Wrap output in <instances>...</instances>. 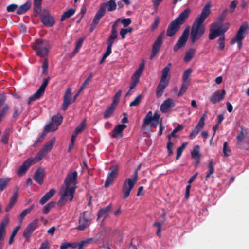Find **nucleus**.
<instances>
[{"label":"nucleus","mask_w":249,"mask_h":249,"mask_svg":"<svg viewBox=\"0 0 249 249\" xmlns=\"http://www.w3.org/2000/svg\"><path fill=\"white\" fill-rule=\"evenodd\" d=\"M211 3L208 2L202 8V11L194 22L190 33V41L195 43L204 35L205 28L203 23L211 13Z\"/></svg>","instance_id":"obj_1"},{"label":"nucleus","mask_w":249,"mask_h":249,"mask_svg":"<svg viewBox=\"0 0 249 249\" xmlns=\"http://www.w3.org/2000/svg\"><path fill=\"white\" fill-rule=\"evenodd\" d=\"M77 173L76 171H74L67 175L65 179L64 183L59 191L61 198L59 200V204L61 205L67 201L72 200L73 194L77 188Z\"/></svg>","instance_id":"obj_2"},{"label":"nucleus","mask_w":249,"mask_h":249,"mask_svg":"<svg viewBox=\"0 0 249 249\" xmlns=\"http://www.w3.org/2000/svg\"><path fill=\"white\" fill-rule=\"evenodd\" d=\"M190 12V8H186L175 20L171 21L167 29V36L172 37L176 34L180 29V26L187 19Z\"/></svg>","instance_id":"obj_3"},{"label":"nucleus","mask_w":249,"mask_h":249,"mask_svg":"<svg viewBox=\"0 0 249 249\" xmlns=\"http://www.w3.org/2000/svg\"><path fill=\"white\" fill-rule=\"evenodd\" d=\"M229 28V23H220L218 22H214L211 24L209 39L213 40L220 35H224Z\"/></svg>","instance_id":"obj_4"},{"label":"nucleus","mask_w":249,"mask_h":249,"mask_svg":"<svg viewBox=\"0 0 249 249\" xmlns=\"http://www.w3.org/2000/svg\"><path fill=\"white\" fill-rule=\"evenodd\" d=\"M140 169V165L135 170L132 178H127L124 182L122 189V191L124 194V199H126L129 196L132 189L138 180V173Z\"/></svg>","instance_id":"obj_5"},{"label":"nucleus","mask_w":249,"mask_h":249,"mask_svg":"<svg viewBox=\"0 0 249 249\" xmlns=\"http://www.w3.org/2000/svg\"><path fill=\"white\" fill-rule=\"evenodd\" d=\"M33 48L38 56L46 57L48 54L50 45L46 40L37 39L33 45Z\"/></svg>","instance_id":"obj_6"},{"label":"nucleus","mask_w":249,"mask_h":249,"mask_svg":"<svg viewBox=\"0 0 249 249\" xmlns=\"http://www.w3.org/2000/svg\"><path fill=\"white\" fill-rule=\"evenodd\" d=\"M237 147L240 149H245L249 145V134L247 130L241 128V130L237 132L236 136Z\"/></svg>","instance_id":"obj_7"},{"label":"nucleus","mask_w":249,"mask_h":249,"mask_svg":"<svg viewBox=\"0 0 249 249\" xmlns=\"http://www.w3.org/2000/svg\"><path fill=\"white\" fill-rule=\"evenodd\" d=\"M249 29V25L247 22L242 24L237 31L235 36L231 40V44H233L237 42L239 49H241L242 46V40L245 38V33Z\"/></svg>","instance_id":"obj_8"},{"label":"nucleus","mask_w":249,"mask_h":249,"mask_svg":"<svg viewBox=\"0 0 249 249\" xmlns=\"http://www.w3.org/2000/svg\"><path fill=\"white\" fill-rule=\"evenodd\" d=\"M56 139L54 137L51 139L44 145L43 148L39 151L35 158V161H39L48 152L52 149L53 145L55 142Z\"/></svg>","instance_id":"obj_9"},{"label":"nucleus","mask_w":249,"mask_h":249,"mask_svg":"<svg viewBox=\"0 0 249 249\" xmlns=\"http://www.w3.org/2000/svg\"><path fill=\"white\" fill-rule=\"evenodd\" d=\"M189 35V27H186L183 31L181 36L178 40L176 44L173 47V51L177 52L179 49L184 47L187 42Z\"/></svg>","instance_id":"obj_10"},{"label":"nucleus","mask_w":249,"mask_h":249,"mask_svg":"<svg viewBox=\"0 0 249 249\" xmlns=\"http://www.w3.org/2000/svg\"><path fill=\"white\" fill-rule=\"evenodd\" d=\"M165 33L164 31L162 32L158 36L156 39L154 41L152 48L151 53L150 56V59H152L157 55V54L160 51L161 48V45L163 41V38L164 37Z\"/></svg>","instance_id":"obj_11"},{"label":"nucleus","mask_w":249,"mask_h":249,"mask_svg":"<svg viewBox=\"0 0 249 249\" xmlns=\"http://www.w3.org/2000/svg\"><path fill=\"white\" fill-rule=\"evenodd\" d=\"M63 120L62 116L58 114L52 117L51 122L45 127L46 132L54 131L57 129L58 126L61 124Z\"/></svg>","instance_id":"obj_12"},{"label":"nucleus","mask_w":249,"mask_h":249,"mask_svg":"<svg viewBox=\"0 0 249 249\" xmlns=\"http://www.w3.org/2000/svg\"><path fill=\"white\" fill-rule=\"evenodd\" d=\"M38 219H35L27 226L23 234V236L26 240L29 239L31 234L38 227Z\"/></svg>","instance_id":"obj_13"},{"label":"nucleus","mask_w":249,"mask_h":249,"mask_svg":"<svg viewBox=\"0 0 249 249\" xmlns=\"http://www.w3.org/2000/svg\"><path fill=\"white\" fill-rule=\"evenodd\" d=\"M110 172L108 173L105 183V187H108L116 179L118 172V168L117 165L112 166L110 168Z\"/></svg>","instance_id":"obj_14"},{"label":"nucleus","mask_w":249,"mask_h":249,"mask_svg":"<svg viewBox=\"0 0 249 249\" xmlns=\"http://www.w3.org/2000/svg\"><path fill=\"white\" fill-rule=\"evenodd\" d=\"M78 95V93L76 94L73 98L71 97V89L70 88L67 89L66 92L64 96V100L62 105V109L65 110L68 106L72 104L76 97Z\"/></svg>","instance_id":"obj_15"},{"label":"nucleus","mask_w":249,"mask_h":249,"mask_svg":"<svg viewBox=\"0 0 249 249\" xmlns=\"http://www.w3.org/2000/svg\"><path fill=\"white\" fill-rule=\"evenodd\" d=\"M49 79V78L46 79L37 91L29 98L28 101V104H30L32 102L40 98L43 95L45 88L48 85Z\"/></svg>","instance_id":"obj_16"},{"label":"nucleus","mask_w":249,"mask_h":249,"mask_svg":"<svg viewBox=\"0 0 249 249\" xmlns=\"http://www.w3.org/2000/svg\"><path fill=\"white\" fill-rule=\"evenodd\" d=\"M105 15V7L104 6L100 7L96 12L91 25L90 32H92L97 25L99 23L101 18Z\"/></svg>","instance_id":"obj_17"},{"label":"nucleus","mask_w":249,"mask_h":249,"mask_svg":"<svg viewBox=\"0 0 249 249\" xmlns=\"http://www.w3.org/2000/svg\"><path fill=\"white\" fill-rule=\"evenodd\" d=\"M91 224V218L88 212H84L83 217L79 219V231H83Z\"/></svg>","instance_id":"obj_18"},{"label":"nucleus","mask_w":249,"mask_h":249,"mask_svg":"<svg viewBox=\"0 0 249 249\" xmlns=\"http://www.w3.org/2000/svg\"><path fill=\"white\" fill-rule=\"evenodd\" d=\"M160 118V115L157 112H155L153 115V113L151 111H148L143 119L142 128H143L147 124H151L153 121H157V120H159Z\"/></svg>","instance_id":"obj_19"},{"label":"nucleus","mask_w":249,"mask_h":249,"mask_svg":"<svg viewBox=\"0 0 249 249\" xmlns=\"http://www.w3.org/2000/svg\"><path fill=\"white\" fill-rule=\"evenodd\" d=\"M35 158H30L28 159L23 164L19 167V169L17 172V174L18 176H22L24 174L30 166L33 164H35L38 161H35Z\"/></svg>","instance_id":"obj_20"},{"label":"nucleus","mask_w":249,"mask_h":249,"mask_svg":"<svg viewBox=\"0 0 249 249\" xmlns=\"http://www.w3.org/2000/svg\"><path fill=\"white\" fill-rule=\"evenodd\" d=\"M8 222V217H5L0 224V249H3V241L6 235L5 228Z\"/></svg>","instance_id":"obj_21"},{"label":"nucleus","mask_w":249,"mask_h":249,"mask_svg":"<svg viewBox=\"0 0 249 249\" xmlns=\"http://www.w3.org/2000/svg\"><path fill=\"white\" fill-rule=\"evenodd\" d=\"M225 94L226 92L224 89L217 90L212 95L210 100L212 103L216 104L224 98Z\"/></svg>","instance_id":"obj_22"},{"label":"nucleus","mask_w":249,"mask_h":249,"mask_svg":"<svg viewBox=\"0 0 249 249\" xmlns=\"http://www.w3.org/2000/svg\"><path fill=\"white\" fill-rule=\"evenodd\" d=\"M175 105V102L172 98H168L165 100L160 107V110L163 113L168 112L171 108L173 107Z\"/></svg>","instance_id":"obj_23"},{"label":"nucleus","mask_w":249,"mask_h":249,"mask_svg":"<svg viewBox=\"0 0 249 249\" xmlns=\"http://www.w3.org/2000/svg\"><path fill=\"white\" fill-rule=\"evenodd\" d=\"M125 124H120L117 125L112 131L111 138H121L123 137V131L126 128Z\"/></svg>","instance_id":"obj_24"},{"label":"nucleus","mask_w":249,"mask_h":249,"mask_svg":"<svg viewBox=\"0 0 249 249\" xmlns=\"http://www.w3.org/2000/svg\"><path fill=\"white\" fill-rule=\"evenodd\" d=\"M112 209V204H110L107 206L100 209L97 214V220H99L100 219H102V221L104 220L106 217H107L111 211Z\"/></svg>","instance_id":"obj_25"},{"label":"nucleus","mask_w":249,"mask_h":249,"mask_svg":"<svg viewBox=\"0 0 249 249\" xmlns=\"http://www.w3.org/2000/svg\"><path fill=\"white\" fill-rule=\"evenodd\" d=\"M41 21L42 23L48 26H52L54 23V18L48 12L41 15Z\"/></svg>","instance_id":"obj_26"},{"label":"nucleus","mask_w":249,"mask_h":249,"mask_svg":"<svg viewBox=\"0 0 249 249\" xmlns=\"http://www.w3.org/2000/svg\"><path fill=\"white\" fill-rule=\"evenodd\" d=\"M168 84L169 81L160 80L156 90V95L157 98H160L162 96L165 88Z\"/></svg>","instance_id":"obj_27"},{"label":"nucleus","mask_w":249,"mask_h":249,"mask_svg":"<svg viewBox=\"0 0 249 249\" xmlns=\"http://www.w3.org/2000/svg\"><path fill=\"white\" fill-rule=\"evenodd\" d=\"M45 171L43 169L38 168L35 172L33 178L38 184L41 185L43 182Z\"/></svg>","instance_id":"obj_28"},{"label":"nucleus","mask_w":249,"mask_h":249,"mask_svg":"<svg viewBox=\"0 0 249 249\" xmlns=\"http://www.w3.org/2000/svg\"><path fill=\"white\" fill-rule=\"evenodd\" d=\"M55 193V190L54 189H51L50 191L45 194V195L41 198L39 202L43 205L48 201Z\"/></svg>","instance_id":"obj_29"},{"label":"nucleus","mask_w":249,"mask_h":249,"mask_svg":"<svg viewBox=\"0 0 249 249\" xmlns=\"http://www.w3.org/2000/svg\"><path fill=\"white\" fill-rule=\"evenodd\" d=\"M171 66L172 64L169 63L165 67L163 68L162 71V75L160 80L163 81H169V80H167V77L170 71Z\"/></svg>","instance_id":"obj_30"},{"label":"nucleus","mask_w":249,"mask_h":249,"mask_svg":"<svg viewBox=\"0 0 249 249\" xmlns=\"http://www.w3.org/2000/svg\"><path fill=\"white\" fill-rule=\"evenodd\" d=\"M118 37V33H112L107 40V49L112 51V47L114 43V41Z\"/></svg>","instance_id":"obj_31"},{"label":"nucleus","mask_w":249,"mask_h":249,"mask_svg":"<svg viewBox=\"0 0 249 249\" xmlns=\"http://www.w3.org/2000/svg\"><path fill=\"white\" fill-rule=\"evenodd\" d=\"M104 6L105 7V11H106V7L109 11H112L116 9V4L114 0H110L107 3H103L100 7Z\"/></svg>","instance_id":"obj_32"},{"label":"nucleus","mask_w":249,"mask_h":249,"mask_svg":"<svg viewBox=\"0 0 249 249\" xmlns=\"http://www.w3.org/2000/svg\"><path fill=\"white\" fill-rule=\"evenodd\" d=\"M10 181V178L6 177L0 178V192L3 191L9 185Z\"/></svg>","instance_id":"obj_33"},{"label":"nucleus","mask_w":249,"mask_h":249,"mask_svg":"<svg viewBox=\"0 0 249 249\" xmlns=\"http://www.w3.org/2000/svg\"><path fill=\"white\" fill-rule=\"evenodd\" d=\"M34 208V205L32 204L29 208L25 209L19 215L18 219L20 224L22 223L25 216L29 213Z\"/></svg>","instance_id":"obj_34"},{"label":"nucleus","mask_w":249,"mask_h":249,"mask_svg":"<svg viewBox=\"0 0 249 249\" xmlns=\"http://www.w3.org/2000/svg\"><path fill=\"white\" fill-rule=\"evenodd\" d=\"M31 3L27 1L24 4L21 5L17 10V13L18 14H22L25 13L30 7Z\"/></svg>","instance_id":"obj_35"},{"label":"nucleus","mask_w":249,"mask_h":249,"mask_svg":"<svg viewBox=\"0 0 249 249\" xmlns=\"http://www.w3.org/2000/svg\"><path fill=\"white\" fill-rule=\"evenodd\" d=\"M196 51L193 48H190L185 53L184 61L186 62L190 61L194 56Z\"/></svg>","instance_id":"obj_36"},{"label":"nucleus","mask_w":249,"mask_h":249,"mask_svg":"<svg viewBox=\"0 0 249 249\" xmlns=\"http://www.w3.org/2000/svg\"><path fill=\"white\" fill-rule=\"evenodd\" d=\"M192 69L191 68H188L186 69L183 73L182 76V82L184 83H190V76L192 73Z\"/></svg>","instance_id":"obj_37"},{"label":"nucleus","mask_w":249,"mask_h":249,"mask_svg":"<svg viewBox=\"0 0 249 249\" xmlns=\"http://www.w3.org/2000/svg\"><path fill=\"white\" fill-rule=\"evenodd\" d=\"M116 106L111 105L110 106L108 107L106 110H105L104 114V118L105 119H107L109 117H110L112 114H113Z\"/></svg>","instance_id":"obj_38"},{"label":"nucleus","mask_w":249,"mask_h":249,"mask_svg":"<svg viewBox=\"0 0 249 249\" xmlns=\"http://www.w3.org/2000/svg\"><path fill=\"white\" fill-rule=\"evenodd\" d=\"M75 12V10L72 8L69 9L63 13L61 17V21H63L72 16Z\"/></svg>","instance_id":"obj_39"},{"label":"nucleus","mask_w":249,"mask_h":249,"mask_svg":"<svg viewBox=\"0 0 249 249\" xmlns=\"http://www.w3.org/2000/svg\"><path fill=\"white\" fill-rule=\"evenodd\" d=\"M77 135H78V127H76L75 129L74 133L72 135L71 139V142H70V144H69V145L68 150L69 152H71V151L72 150V149L73 148V145H74V141H75V139L76 138Z\"/></svg>","instance_id":"obj_40"},{"label":"nucleus","mask_w":249,"mask_h":249,"mask_svg":"<svg viewBox=\"0 0 249 249\" xmlns=\"http://www.w3.org/2000/svg\"><path fill=\"white\" fill-rule=\"evenodd\" d=\"M219 38L218 39V49L219 50H223L225 48V35H220L219 36Z\"/></svg>","instance_id":"obj_41"},{"label":"nucleus","mask_w":249,"mask_h":249,"mask_svg":"<svg viewBox=\"0 0 249 249\" xmlns=\"http://www.w3.org/2000/svg\"><path fill=\"white\" fill-rule=\"evenodd\" d=\"M199 149L200 147L198 145H196L194 147L193 150L191 152V156L192 158L200 157Z\"/></svg>","instance_id":"obj_42"},{"label":"nucleus","mask_w":249,"mask_h":249,"mask_svg":"<svg viewBox=\"0 0 249 249\" xmlns=\"http://www.w3.org/2000/svg\"><path fill=\"white\" fill-rule=\"evenodd\" d=\"M213 163L212 160H211L208 164V172L207 174V175L205 178V180H207L208 178L210 177V176L214 173V169L213 167Z\"/></svg>","instance_id":"obj_43"},{"label":"nucleus","mask_w":249,"mask_h":249,"mask_svg":"<svg viewBox=\"0 0 249 249\" xmlns=\"http://www.w3.org/2000/svg\"><path fill=\"white\" fill-rule=\"evenodd\" d=\"M20 226L18 225V226H16L15 228V229H14V230L13 231L12 234L11 235V236L9 240V245H11L13 243V242L14 241V237L16 236V235L17 234V233L18 232V231H19V230L20 229Z\"/></svg>","instance_id":"obj_44"},{"label":"nucleus","mask_w":249,"mask_h":249,"mask_svg":"<svg viewBox=\"0 0 249 249\" xmlns=\"http://www.w3.org/2000/svg\"><path fill=\"white\" fill-rule=\"evenodd\" d=\"M228 10H224L217 17V21L223 24L227 15Z\"/></svg>","instance_id":"obj_45"},{"label":"nucleus","mask_w":249,"mask_h":249,"mask_svg":"<svg viewBox=\"0 0 249 249\" xmlns=\"http://www.w3.org/2000/svg\"><path fill=\"white\" fill-rule=\"evenodd\" d=\"M122 94V90H119L117 92L114 96L113 97V102L112 105L116 106L119 102L120 97Z\"/></svg>","instance_id":"obj_46"},{"label":"nucleus","mask_w":249,"mask_h":249,"mask_svg":"<svg viewBox=\"0 0 249 249\" xmlns=\"http://www.w3.org/2000/svg\"><path fill=\"white\" fill-rule=\"evenodd\" d=\"M10 132V129H6L4 131L1 139V142L3 144H6L8 143Z\"/></svg>","instance_id":"obj_47"},{"label":"nucleus","mask_w":249,"mask_h":249,"mask_svg":"<svg viewBox=\"0 0 249 249\" xmlns=\"http://www.w3.org/2000/svg\"><path fill=\"white\" fill-rule=\"evenodd\" d=\"M163 222L160 223L159 222L156 221L153 225V227H156L157 228V231L156 234H157V236H158L159 237H160V236H161L160 232H161V228L163 225Z\"/></svg>","instance_id":"obj_48"},{"label":"nucleus","mask_w":249,"mask_h":249,"mask_svg":"<svg viewBox=\"0 0 249 249\" xmlns=\"http://www.w3.org/2000/svg\"><path fill=\"white\" fill-rule=\"evenodd\" d=\"M189 83L182 82L180 90L178 94V96H182L187 90Z\"/></svg>","instance_id":"obj_49"},{"label":"nucleus","mask_w":249,"mask_h":249,"mask_svg":"<svg viewBox=\"0 0 249 249\" xmlns=\"http://www.w3.org/2000/svg\"><path fill=\"white\" fill-rule=\"evenodd\" d=\"M93 239L91 238L86 239L85 240L81 241L79 243V249H82L84 246H87L91 242Z\"/></svg>","instance_id":"obj_50"},{"label":"nucleus","mask_w":249,"mask_h":249,"mask_svg":"<svg viewBox=\"0 0 249 249\" xmlns=\"http://www.w3.org/2000/svg\"><path fill=\"white\" fill-rule=\"evenodd\" d=\"M55 205V203L53 202H51L46 205L43 209V213L47 214L51 210V208L53 207Z\"/></svg>","instance_id":"obj_51"},{"label":"nucleus","mask_w":249,"mask_h":249,"mask_svg":"<svg viewBox=\"0 0 249 249\" xmlns=\"http://www.w3.org/2000/svg\"><path fill=\"white\" fill-rule=\"evenodd\" d=\"M141 99H142V95L141 94L138 95L136 97V98L132 102H131L130 103V105H129L130 107L138 106L141 102Z\"/></svg>","instance_id":"obj_52"},{"label":"nucleus","mask_w":249,"mask_h":249,"mask_svg":"<svg viewBox=\"0 0 249 249\" xmlns=\"http://www.w3.org/2000/svg\"><path fill=\"white\" fill-rule=\"evenodd\" d=\"M223 152L225 157H228L231 154V150L228 148V142H225L223 144Z\"/></svg>","instance_id":"obj_53"},{"label":"nucleus","mask_w":249,"mask_h":249,"mask_svg":"<svg viewBox=\"0 0 249 249\" xmlns=\"http://www.w3.org/2000/svg\"><path fill=\"white\" fill-rule=\"evenodd\" d=\"M48 61L47 58H45L43 62L42 68V74L46 75L48 73Z\"/></svg>","instance_id":"obj_54"},{"label":"nucleus","mask_w":249,"mask_h":249,"mask_svg":"<svg viewBox=\"0 0 249 249\" xmlns=\"http://www.w3.org/2000/svg\"><path fill=\"white\" fill-rule=\"evenodd\" d=\"M132 28L129 27L127 29H122L120 31V34L123 39L125 37L126 35L128 33H131L132 31Z\"/></svg>","instance_id":"obj_55"},{"label":"nucleus","mask_w":249,"mask_h":249,"mask_svg":"<svg viewBox=\"0 0 249 249\" xmlns=\"http://www.w3.org/2000/svg\"><path fill=\"white\" fill-rule=\"evenodd\" d=\"M18 196V188H16L14 191L12 196L10 198V202L15 204Z\"/></svg>","instance_id":"obj_56"},{"label":"nucleus","mask_w":249,"mask_h":249,"mask_svg":"<svg viewBox=\"0 0 249 249\" xmlns=\"http://www.w3.org/2000/svg\"><path fill=\"white\" fill-rule=\"evenodd\" d=\"M173 145L174 143L170 140H169L167 144V149L168 151V156H171L173 154V151L172 150Z\"/></svg>","instance_id":"obj_57"},{"label":"nucleus","mask_w":249,"mask_h":249,"mask_svg":"<svg viewBox=\"0 0 249 249\" xmlns=\"http://www.w3.org/2000/svg\"><path fill=\"white\" fill-rule=\"evenodd\" d=\"M41 1L39 0H34V8L35 11L38 13L40 10V5Z\"/></svg>","instance_id":"obj_58"},{"label":"nucleus","mask_w":249,"mask_h":249,"mask_svg":"<svg viewBox=\"0 0 249 249\" xmlns=\"http://www.w3.org/2000/svg\"><path fill=\"white\" fill-rule=\"evenodd\" d=\"M201 130L199 128H198L196 127H195V128L192 131V132L190 133L189 135V138L190 139H194L196 136L199 133Z\"/></svg>","instance_id":"obj_59"},{"label":"nucleus","mask_w":249,"mask_h":249,"mask_svg":"<svg viewBox=\"0 0 249 249\" xmlns=\"http://www.w3.org/2000/svg\"><path fill=\"white\" fill-rule=\"evenodd\" d=\"M9 109V107L7 105H5L0 111V116L2 118H4L7 113Z\"/></svg>","instance_id":"obj_60"},{"label":"nucleus","mask_w":249,"mask_h":249,"mask_svg":"<svg viewBox=\"0 0 249 249\" xmlns=\"http://www.w3.org/2000/svg\"><path fill=\"white\" fill-rule=\"evenodd\" d=\"M160 23V17L156 16L153 23L151 25V30L153 31L155 30L158 26Z\"/></svg>","instance_id":"obj_61"},{"label":"nucleus","mask_w":249,"mask_h":249,"mask_svg":"<svg viewBox=\"0 0 249 249\" xmlns=\"http://www.w3.org/2000/svg\"><path fill=\"white\" fill-rule=\"evenodd\" d=\"M50 247V244L48 240L44 241L40 245L39 249H49Z\"/></svg>","instance_id":"obj_62"},{"label":"nucleus","mask_w":249,"mask_h":249,"mask_svg":"<svg viewBox=\"0 0 249 249\" xmlns=\"http://www.w3.org/2000/svg\"><path fill=\"white\" fill-rule=\"evenodd\" d=\"M111 52H112V51L109 50L107 49V50H106L105 53L104 54V55L102 57V58L100 62V64L103 63L104 62L105 60L106 59V58L111 54Z\"/></svg>","instance_id":"obj_63"},{"label":"nucleus","mask_w":249,"mask_h":249,"mask_svg":"<svg viewBox=\"0 0 249 249\" xmlns=\"http://www.w3.org/2000/svg\"><path fill=\"white\" fill-rule=\"evenodd\" d=\"M18 7V5L15 4H12L7 7V11L8 12L14 11Z\"/></svg>","instance_id":"obj_64"}]
</instances>
